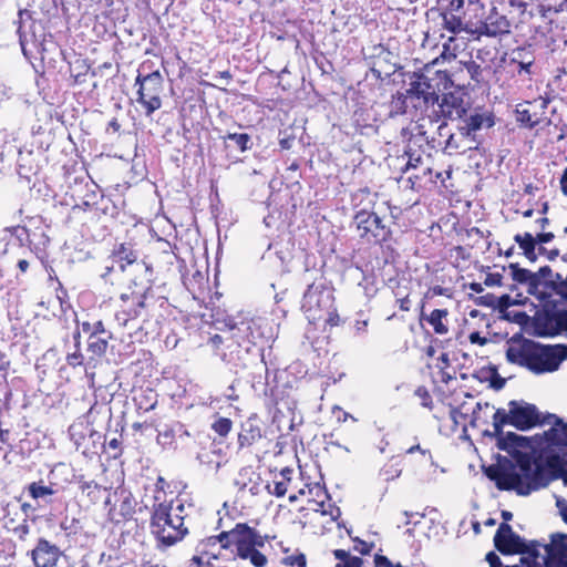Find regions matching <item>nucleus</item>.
<instances>
[{
    "instance_id": "obj_1",
    "label": "nucleus",
    "mask_w": 567,
    "mask_h": 567,
    "mask_svg": "<svg viewBox=\"0 0 567 567\" xmlns=\"http://www.w3.org/2000/svg\"><path fill=\"white\" fill-rule=\"evenodd\" d=\"M555 346H545L523 337H513L506 349V360L525 368L535 374H544L558 370L564 361L563 354H557Z\"/></svg>"
},
{
    "instance_id": "obj_2",
    "label": "nucleus",
    "mask_w": 567,
    "mask_h": 567,
    "mask_svg": "<svg viewBox=\"0 0 567 567\" xmlns=\"http://www.w3.org/2000/svg\"><path fill=\"white\" fill-rule=\"evenodd\" d=\"M267 538L247 523H237L230 530L207 537L204 545L220 544V549L226 550L235 548L240 559H249L254 567H265L268 559L259 548L265 546Z\"/></svg>"
},
{
    "instance_id": "obj_3",
    "label": "nucleus",
    "mask_w": 567,
    "mask_h": 567,
    "mask_svg": "<svg viewBox=\"0 0 567 567\" xmlns=\"http://www.w3.org/2000/svg\"><path fill=\"white\" fill-rule=\"evenodd\" d=\"M185 506L179 502L173 507V502L155 503L151 514V532L163 547H171L184 539L188 528L184 523Z\"/></svg>"
},
{
    "instance_id": "obj_4",
    "label": "nucleus",
    "mask_w": 567,
    "mask_h": 567,
    "mask_svg": "<svg viewBox=\"0 0 567 567\" xmlns=\"http://www.w3.org/2000/svg\"><path fill=\"white\" fill-rule=\"evenodd\" d=\"M159 302L161 307L167 303L166 298H155L152 289L148 287L144 291L132 290L123 292L120 296L118 309L115 312V320L120 326L125 327L130 321L142 318L143 321H150L157 318L154 306Z\"/></svg>"
},
{
    "instance_id": "obj_5",
    "label": "nucleus",
    "mask_w": 567,
    "mask_h": 567,
    "mask_svg": "<svg viewBox=\"0 0 567 567\" xmlns=\"http://www.w3.org/2000/svg\"><path fill=\"white\" fill-rule=\"evenodd\" d=\"M153 62L144 61L134 81L136 102L146 116H152L163 106L164 78L159 70H152Z\"/></svg>"
},
{
    "instance_id": "obj_6",
    "label": "nucleus",
    "mask_w": 567,
    "mask_h": 567,
    "mask_svg": "<svg viewBox=\"0 0 567 567\" xmlns=\"http://www.w3.org/2000/svg\"><path fill=\"white\" fill-rule=\"evenodd\" d=\"M516 465L520 473L518 495L526 496L534 491L546 487L551 481L550 471L540 457L529 453L518 452L515 455Z\"/></svg>"
},
{
    "instance_id": "obj_7",
    "label": "nucleus",
    "mask_w": 567,
    "mask_h": 567,
    "mask_svg": "<svg viewBox=\"0 0 567 567\" xmlns=\"http://www.w3.org/2000/svg\"><path fill=\"white\" fill-rule=\"evenodd\" d=\"M352 226L359 239L365 244L381 245L392 237V231L374 212L361 209L355 213Z\"/></svg>"
},
{
    "instance_id": "obj_8",
    "label": "nucleus",
    "mask_w": 567,
    "mask_h": 567,
    "mask_svg": "<svg viewBox=\"0 0 567 567\" xmlns=\"http://www.w3.org/2000/svg\"><path fill=\"white\" fill-rule=\"evenodd\" d=\"M476 11L481 14H475L473 38L480 40L482 37L496 38L509 33L511 22L507 17L501 13L496 7H493L488 14L485 16L484 4L473 3Z\"/></svg>"
},
{
    "instance_id": "obj_9",
    "label": "nucleus",
    "mask_w": 567,
    "mask_h": 567,
    "mask_svg": "<svg viewBox=\"0 0 567 567\" xmlns=\"http://www.w3.org/2000/svg\"><path fill=\"white\" fill-rule=\"evenodd\" d=\"M549 103L550 99L547 96H538L532 101L518 103L515 109L517 123L529 130L548 126L551 122L547 116Z\"/></svg>"
},
{
    "instance_id": "obj_10",
    "label": "nucleus",
    "mask_w": 567,
    "mask_h": 567,
    "mask_svg": "<svg viewBox=\"0 0 567 567\" xmlns=\"http://www.w3.org/2000/svg\"><path fill=\"white\" fill-rule=\"evenodd\" d=\"M405 92L409 96V103L414 115L424 114L430 106H434L439 103V94L429 83V79L423 74H417Z\"/></svg>"
},
{
    "instance_id": "obj_11",
    "label": "nucleus",
    "mask_w": 567,
    "mask_h": 567,
    "mask_svg": "<svg viewBox=\"0 0 567 567\" xmlns=\"http://www.w3.org/2000/svg\"><path fill=\"white\" fill-rule=\"evenodd\" d=\"M538 35L545 37L543 32L539 33L538 29H536L535 34L530 35L528 39V47H517L511 53L508 66L512 68V72L523 81L532 80L536 58L529 48L540 42Z\"/></svg>"
},
{
    "instance_id": "obj_12",
    "label": "nucleus",
    "mask_w": 567,
    "mask_h": 567,
    "mask_svg": "<svg viewBox=\"0 0 567 567\" xmlns=\"http://www.w3.org/2000/svg\"><path fill=\"white\" fill-rule=\"evenodd\" d=\"M508 408L512 411V425L519 431H527L548 422L546 416L540 417L536 405L532 403L512 400L508 402Z\"/></svg>"
},
{
    "instance_id": "obj_13",
    "label": "nucleus",
    "mask_w": 567,
    "mask_h": 567,
    "mask_svg": "<svg viewBox=\"0 0 567 567\" xmlns=\"http://www.w3.org/2000/svg\"><path fill=\"white\" fill-rule=\"evenodd\" d=\"M514 467L515 465L506 460L505 463L488 466L485 473L499 491H515L518 494L520 475Z\"/></svg>"
},
{
    "instance_id": "obj_14",
    "label": "nucleus",
    "mask_w": 567,
    "mask_h": 567,
    "mask_svg": "<svg viewBox=\"0 0 567 567\" xmlns=\"http://www.w3.org/2000/svg\"><path fill=\"white\" fill-rule=\"evenodd\" d=\"M494 546L503 555L525 554L527 544L507 523H501L495 535Z\"/></svg>"
},
{
    "instance_id": "obj_15",
    "label": "nucleus",
    "mask_w": 567,
    "mask_h": 567,
    "mask_svg": "<svg viewBox=\"0 0 567 567\" xmlns=\"http://www.w3.org/2000/svg\"><path fill=\"white\" fill-rule=\"evenodd\" d=\"M29 555L34 567H56L63 551L47 538L40 537Z\"/></svg>"
},
{
    "instance_id": "obj_16",
    "label": "nucleus",
    "mask_w": 567,
    "mask_h": 567,
    "mask_svg": "<svg viewBox=\"0 0 567 567\" xmlns=\"http://www.w3.org/2000/svg\"><path fill=\"white\" fill-rule=\"evenodd\" d=\"M481 409V402H476L475 404L463 402L457 406H452L450 415L457 426L466 429L467 425H471L472 427H476L478 425L477 422Z\"/></svg>"
},
{
    "instance_id": "obj_17",
    "label": "nucleus",
    "mask_w": 567,
    "mask_h": 567,
    "mask_svg": "<svg viewBox=\"0 0 567 567\" xmlns=\"http://www.w3.org/2000/svg\"><path fill=\"white\" fill-rule=\"evenodd\" d=\"M545 549L548 567H567V535H551V543Z\"/></svg>"
},
{
    "instance_id": "obj_18",
    "label": "nucleus",
    "mask_w": 567,
    "mask_h": 567,
    "mask_svg": "<svg viewBox=\"0 0 567 567\" xmlns=\"http://www.w3.org/2000/svg\"><path fill=\"white\" fill-rule=\"evenodd\" d=\"M440 113L449 120H458L466 115L467 109L463 97L457 93L443 94L439 104Z\"/></svg>"
},
{
    "instance_id": "obj_19",
    "label": "nucleus",
    "mask_w": 567,
    "mask_h": 567,
    "mask_svg": "<svg viewBox=\"0 0 567 567\" xmlns=\"http://www.w3.org/2000/svg\"><path fill=\"white\" fill-rule=\"evenodd\" d=\"M457 11H442L440 12V17L442 19V29L446 30L453 35L465 32L473 37V27L474 19L470 18L467 21H463L460 14H456Z\"/></svg>"
},
{
    "instance_id": "obj_20",
    "label": "nucleus",
    "mask_w": 567,
    "mask_h": 567,
    "mask_svg": "<svg viewBox=\"0 0 567 567\" xmlns=\"http://www.w3.org/2000/svg\"><path fill=\"white\" fill-rule=\"evenodd\" d=\"M295 471L290 467H284L279 473H276L272 481L267 484V491L269 494L276 497H284L289 487L297 488L293 485Z\"/></svg>"
},
{
    "instance_id": "obj_21",
    "label": "nucleus",
    "mask_w": 567,
    "mask_h": 567,
    "mask_svg": "<svg viewBox=\"0 0 567 567\" xmlns=\"http://www.w3.org/2000/svg\"><path fill=\"white\" fill-rule=\"evenodd\" d=\"M556 310L543 309L533 318L534 332L538 337H555Z\"/></svg>"
},
{
    "instance_id": "obj_22",
    "label": "nucleus",
    "mask_w": 567,
    "mask_h": 567,
    "mask_svg": "<svg viewBox=\"0 0 567 567\" xmlns=\"http://www.w3.org/2000/svg\"><path fill=\"white\" fill-rule=\"evenodd\" d=\"M406 184L408 187L414 192L435 187L433 168L430 165H425L419 171H413L406 178Z\"/></svg>"
},
{
    "instance_id": "obj_23",
    "label": "nucleus",
    "mask_w": 567,
    "mask_h": 567,
    "mask_svg": "<svg viewBox=\"0 0 567 567\" xmlns=\"http://www.w3.org/2000/svg\"><path fill=\"white\" fill-rule=\"evenodd\" d=\"M429 367L434 369L433 378L437 382L447 384L451 380L455 379L456 371L452 367L449 353L446 352H442Z\"/></svg>"
},
{
    "instance_id": "obj_24",
    "label": "nucleus",
    "mask_w": 567,
    "mask_h": 567,
    "mask_svg": "<svg viewBox=\"0 0 567 567\" xmlns=\"http://www.w3.org/2000/svg\"><path fill=\"white\" fill-rule=\"evenodd\" d=\"M261 439V427L251 421H247L246 423L241 424L240 431L238 433V449L248 450L257 444Z\"/></svg>"
},
{
    "instance_id": "obj_25",
    "label": "nucleus",
    "mask_w": 567,
    "mask_h": 567,
    "mask_svg": "<svg viewBox=\"0 0 567 567\" xmlns=\"http://www.w3.org/2000/svg\"><path fill=\"white\" fill-rule=\"evenodd\" d=\"M133 402L138 412H150L158 403V394L151 388L140 386L133 391Z\"/></svg>"
},
{
    "instance_id": "obj_26",
    "label": "nucleus",
    "mask_w": 567,
    "mask_h": 567,
    "mask_svg": "<svg viewBox=\"0 0 567 567\" xmlns=\"http://www.w3.org/2000/svg\"><path fill=\"white\" fill-rule=\"evenodd\" d=\"M111 256L114 261L120 265L122 270H125L127 266L135 264L138 259V254L132 243H121L116 245Z\"/></svg>"
},
{
    "instance_id": "obj_27",
    "label": "nucleus",
    "mask_w": 567,
    "mask_h": 567,
    "mask_svg": "<svg viewBox=\"0 0 567 567\" xmlns=\"http://www.w3.org/2000/svg\"><path fill=\"white\" fill-rule=\"evenodd\" d=\"M113 336H89L87 352L90 353L89 360L96 361L105 355L109 342Z\"/></svg>"
},
{
    "instance_id": "obj_28",
    "label": "nucleus",
    "mask_w": 567,
    "mask_h": 567,
    "mask_svg": "<svg viewBox=\"0 0 567 567\" xmlns=\"http://www.w3.org/2000/svg\"><path fill=\"white\" fill-rule=\"evenodd\" d=\"M547 423H554V426L549 430L551 440L556 445L567 447V423H564L560 417L555 414L546 415Z\"/></svg>"
},
{
    "instance_id": "obj_29",
    "label": "nucleus",
    "mask_w": 567,
    "mask_h": 567,
    "mask_svg": "<svg viewBox=\"0 0 567 567\" xmlns=\"http://www.w3.org/2000/svg\"><path fill=\"white\" fill-rule=\"evenodd\" d=\"M460 43L455 35H451L447 38V40L443 43L442 52L439 56H436L431 64H437L440 61H447L451 62L455 60L460 53ZM430 63L425 65V68H429Z\"/></svg>"
},
{
    "instance_id": "obj_30",
    "label": "nucleus",
    "mask_w": 567,
    "mask_h": 567,
    "mask_svg": "<svg viewBox=\"0 0 567 567\" xmlns=\"http://www.w3.org/2000/svg\"><path fill=\"white\" fill-rule=\"evenodd\" d=\"M447 316V309H434L427 316L426 321L436 334L443 336L449 332Z\"/></svg>"
},
{
    "instance_id": "obj_31",
    "label": "nucleus",
    "mask_w": 567,
    "mask_h": 567,
    "mask_svg": "<svg viewBox=\"0 0 567 567\" xmlns=\"http://www.w3.org/2000/svg\"><path fill=\"white\" fill-rule=\"evenodd\" d=\"M546 465L550 471V477L554 480L561 478L567 485V460L560 458L559 455L553 454L547 456Z\"/></svg>"
},
{
    "instance_id": "obj_32",
    "label": "nucleus",
    "mask_w": 567,
    "mask_h": 567,
    "mask_svg": "<svg viewBox=\"0 0 567 567\" xmlns=\"http://www.w3.org/2000/svg\"><path fill=\"white\" fill-rule=\"evenodd\" d=\"M515 243L518 244L519 248L523 250L524 256L530 260L535 261L536 256V239L530 233L516 234L514 236Z\"/></svg>"
},
{
    "instance_id": "obj_33",
    "label": "nucleus",
    "mask_w": 567,
    "mask_h": 567,
    "mask_svg": "<svg viewBox=\"0 0 567 567\" xmlns=\"http://www.w3.org/2000/svg\"><path fill=\"white\" fill-rule=\"evenodd\" d=\"M494 125V117L491 114L474 113L465 121L466 133L476 132L482 127H492Z\"/></svg>"
},
{
    "instance_id": "obj_34",
    "label": "nucleus",
    "mask_w": 567,
    "mask_h": 567,
    "mask_svg": "<svg viewBox=\"0 0 567 567\" xmlns=\"http://www.w3.org/2000/svg\"><path fill=\"white\" fill-rule=\"evenodd\" d=\"M79 488L82 493V496L86 497L91 504L99 503L106 491L94 481L80 482Z\"/></svg>"
},
{
    "instance_id": "obj_35",
    "label": "nucleus",
    "mask_w": 567,
    "mask_h": 567,
    "mask_svg": "<svg viewBox=\"0 0 567 567\" xmlns=\"http://www.w3.org/2000/svg\"><path fill=\"white\" fill-rule=\"evenodd\" d=\"M250 327L248 324L231 327L226 336L227 348L244 347L246 344V338L248 336Z\"/></svg>"
},
{
    "instance_id": "obj_36",
    "label": "nucleus",
    "mask_w": 567,
    "mask_h": 567,
    "mask_svg": "<svg viewBox=\"0 0 567 567\" xmlns=\"http://www.w3.org/2000/svg\"><path fill=\"white\" fill-rule=\"evenodd\" d=\"M509 269L512 278L515 282L519 285H527L532 288H537V280L530 270L520 268L518 264H511Z\"/></svg>"
},
{
    "instance_id": "obj_37",
    "label": "nucleus",
    "mask_w": 567,
    "mask_h": 567,
    "mask_svg": "<svg viewBox=\"0 0 567 567\" xmlns=\"http://www.w3.org/2000/svg\"><path fill=\"white\" fill-rule=\"evenodd\" d=\"M390 113L391 115H403L406 113H413L409 103V96L406 92H398L390 101Z\"/></svg>"
},
{
    "instance_id": "obj_38",
    "label": "nucleus",
    "mask_w": 567,
    "mask_h": 567,
    "mask_svg": "<svg viewBox=\"0 0 567 567\" xmlns=\"http://www.w3.org/2000/svg\"><path fill=\"white\" fill-rule=\"evenodd\" d=\"M512 411L508 408V411L504 409H497L493 415V427L494 432L493 435L501 436L503 435V427L506 424L512 425Z\"/></svg>"
},
{
    "instance_id": "obj_39",
    "label": "nucleus",
    "mask_w": 567,
    "mask_h": 567,
    "mask_svg": "<svg viewBox=\"0 0 567 567\" xmlns=\"http://www.w3.org/2000/svg\"><path fill=\"white\" fill-rule=\"evenodd\" d=\"M336 559L340 560L336 567H362L363 559L358 556H351L349 551L344 549H334L332 551Z\"/></svg>"
},
{
    "instance_id": "obj_40",
    "label": "nucleus",
    "mask_w": 567,
    "mask_h": 567,
    "mask_svg": "<svg viewBox=\"0 0 567 567\" xmlns=\"http://www.w3.org/2000/svg\"><path fill=\"white\" fill-rule=\"evenodd\" d=\"M497 437H498V447L504 451L523 446L524 445L523 443L525 442V437H523L514 432H507L506 434L503 433V435L497 436Z\"/></svg>"
},
{
    "instance_id": "obj_41",
    "label": "nucleus",
    "mask_w": 567,
    "mask_h": 567,
    "mask_svg": "<svg viewBox=\"0 0 567 567\" xmlns=\"http://www.w3.org/2000/svg\"><path fill=\"white\" fill-rule=\"evenodd\" d=\"M408 156V161L405 163V166L403 168V172H410V171H419L421 167L427 165L425 162L429 159V155L426 158H424L421 154H417L415 151H412L409 148L404 153Z\"/></svg>"
},
{
    "instance_id": "obj_42",
    "label": "nucleus",
    "mask_w": 567,
    "mask_h": 567,
    "mask_svg": "<svg viewBox=\"0 0 567 567\" xmlns=\"http://www.w3.org/2000/svg\"><path fill=\"white\" fill-rule=\"evenodd\" d=\"M533 274L535 276V279L537 280V288L540 285L553 286L556 284L557 280L561 281V276L559 274H556V279L553 278V270L549 266L540 267L538 271Z\"/></svg>"
},
{
    "instance_id": "obj_43",
    "label": "nucleus",
    "mask_w": 567,
    "mask_h": 567,
    "mask_svg": "<svg viewBox=\"0 0 567 567\" xmlns=\"http://www.w3.org/2000/svg\"><path fill=\"white\" fill-rule=\"evenodd\" d=\"M6 527L21 542H24L30 534V526L27 518H23L22 523L17 525H13V519H10L6 522Z\"/></svg>"
},
{
    "instance_id": "obj_44",
    "label": "nucleus",
    "mask_w": 567,
    "mask_h": 567,
    "mask_svg": "<svg viewBox=\"0 0 567 567\" xmlns=\"http://www.w3.org/2000/svg\"><path fill=\"white\" fill-rule=\"evenodd\" d=\"M81 326L83 332L89 333V336H112V332L106 330L102 320H96L95 322L83 321Z\"/></svg>"
},
{
    "instance_id": "obj_45",
    "label": "nucleus",
    "mask_w": 567,
    "mask_h": 567,
    "mask_svg": "<svg viewBox=\"0 0 567 567\" xmlns=\"http://www.w3.org/2000/svg\"><path fill=\"white\" fill-rule=\"evenodd\" d=\"M224 140L233 141L241 153L251 147V137L247 133H228L226 136H224Z\"/></svg>"
},
{
    "instance_id": "obj_46",
    "label": "nucleus",
    "mask_w": 567,
    "mask_h": 567,
    "mask_svg": "<svg viewBox=\"0 0 567 567\" xmlns=\"http://www.w3.org/2000/svg\"><path fill=\"white\" fill-rule=\"evenodd\" d=\"M28 492L33 499L49 496L54 493V491L50 486L43 485L41 481L31 483L28 486Z\"/></svg>"
},
{
    "instance_id": "obj_47",
    "label": "nucleus",
    "mask_w": 567,
    "mask_h": 567,
    "mask_svg": "<svg viewBox=\"0 0 567 567\" xmlns=\"http://www.w3.org/2000/svg\"><path fill=\"white\" fill-rule=\"evenodd\" d=\"M451 258H453V264L456 268L462 267L463 264L467 262L471 259V254L463 246H455L451 249L450 252Z\"/></svg>"
},
{
    "instance_id": "obj_48",
    "label": "nucleus",
    "mask_w": 567,
    "mask_h": 567,
    "mask_svg": "<svg viewBox=\"0 0 567 567\" xmlns=\"http://www.w3.org/2000/svg\"><path fill=\"white\" fill-rule=\"evenodd\" d=\"M233 429V421L228 417H218L212 424V430L219 436H227Z\"/></svg>"
},
{
    "instance_id": "obj_49",
    "label": "nucleus",
    "mask_w": 567,
    "mask_h": 567,
    "mask_svg": "<svg viewBox=\"0 0 567 567\" xmlns=\"http://www.w3.org/2000/svg\"><path fill=\"white\" fill-rule=\"evenodd\" d=\"M121 509H122V513H121V516H122V520H126L128 519L134 511H133V506H132V502L130 498H125L122 504H121ZM109 516H110V519L111 520H114L116 523L121 522L120 518H117L116 514L113 512V509H110L109 512Z\"/></svg>"
},
{
    "instance_id": "obj_50",
    "label": "nucleus",
    "mask_w": 567,
    "mask_h": 567,
    "mask_svg": "<svg viewBox=\"0 0 567 567\" xmlns=\"http://www.w3.org/2000/svg\"><path fill=\"white\" fill-rule=\"evenodd\" d=\"M281 564L289 567H306L307 558L303 553H298L284 557Z\"/></svg>"
},
{
    "instance_id": "obj_51",
    "label": "nucleus",
    "mask_w": 567,
    "mask_h": 567,
    "mask_svg": "<svg viewBox=\"0 0 567 567\" xmlns=\"http://www.w3.org/2000/svg\"><path fill=\"white\" fill-rule=\"evenodd\" d=\"M352 542H353V550L359 553L362 556L370 555L375 546L373 542L369 543L359 537H353Z\"/></svg>"
},
{
    "instance_id": "obj_52",
    "label": "nucleus",
    "mask_w": 567,
    "mask_h": 567,
    "mask_svg": "<svg viewBox=\"0 0 567 567\" xmlns=\"http://www.w3.org/2000/svg\"><path fill=\"white\" fill-rule=\"evenodd\" d=\"M401 472L402 470L398 467V464L388 463L382 467L381 475L383 476L384 481L389 482L399 477Z\"/></svg>"
},
{
    "instance_id": "obj_53",
    "label": "nucleus",
    "mask_w": 567,
    "mask_h": 567,
    "mask_svg": "<svg viewBox=\"0 0 567 567\" xmlns=\"http://www.w3.org/2000/svg\"><path fill=\"white\" fill-rule=\"evenodd\" d=\"M414 394L415 396L419 398L422 406L427 408L429 410L433 409L432 395L430 394L429 390L425 386H419L415 390Z\"/></svg>"
},
{
    "instance_id": "obj_54",
    "label": "nucleus",
    "mask_w": 567,
    "mask_h": 567,
    "mask_svg": "<svg viewBox=\"0 0 567 567\" xmlns=\"http://www.w3.org/2000/svg\"><path fill=\"white\" fill-rule=\"evenodd\" d=\"M207 538L203 539L198 545L200 554L212 558H217L220 555V551L223 550L220 549V544L205 546L204 544Z\"/></svg>"
},
{
    "instance_id": "obj_55",
    "label": "nucleus",
    "mask_w": 567,
    "mask_h": 567,
    "mask_svg": "<svg viewBox=\"0 0 567 567\" xmlns=\"http://www.w3.org/2000/svg\"><path fill=\"white\" fill-rule=\"evenodd\" d=\"M567 332V310H556L555 336Z\"/></svg>"
},
{
    "instance_id": "obj_56",
    "label": "nucleus",
    "mask_w": 567,
    "mask_h": 567,
    "mask_svg": "<svg viewBox=\"0 0 567 567\" xmlns=\"http://www.w3.org/2000/svg\"><path fill=\"white\" fill-rule=\"evenodd\" d=\"M65 361L73 369L83 365L84 355L81 349L75 348L74 352L68 353L65 357Z\"/></svg>"
},
{
    "instance_id": "obj_57",
    "label": "nucleus",
    "mask_w": 567,
    "mask_h": 567,
    "mask_svg": "<svg viewBox=\"0 0 567 567\" xmlns=\"http://www.w3.org/2000/svg\"><path fill=\"white\" fill-rule=\"evenodd\" d=\"M440 10L460 11L464 6V0H439Z\"/></svg>"
},
{
    "instance_id": "obj_58",
    "label": "nucleus",
    "mask_w": 567,
    "mask_h": 567,
    "mask_svg": "<svg viewBox=\"0 0 567 567\" xmlns=\"http://www.w3.org/2000/svg\"><path fill=\"white\" fill-rule=\"evenodd\" d=\"M467 238H473L474 244H477L481 239L488 238L491 236V231L486 230L484 233L478 227H472L465 230Z\"/></svg>"
},
{
    "instance_id": "obj_59",
    "label": "nucleus",
    "mask_w": 567,
    "mask_h": 567,
    "mask_svg": "<svg viewBox=\"0 0 567 567\" xmlns=\"http://www.w3.org/2000/svg\"><path fill=\"white\" fill-rule=\"evenodd\" d=\"M484 285L487 287H501L503 285V275L501 272H489L486 275Z\"/></svg>"
},
{
    "instance_id": "obj_60",
    "label": "nucleus",
    "mask_w": 567,
    "mask_h": 567,
    "mask_svg": "<svg viewBox=\"0 0 567 567\" xmlns=\"http://www.w3.org/2000/svg\"><path fill=\"white\" fill-rule=\"evenodd\" d=\"M107 446L114 451L112 454V458L116 460L122 456L123 449H122V441L118 437H113L107 442Z\"/></svg>"
},
{
    "instance_id": "obj_61",
    "label": "nucleus",
    "mask_w": 567,
    "mask_h": 567,
    "mask_svg": "<svg viewBox=\"0 0 567 567\" xmlns=\"http://www.w3.org/2000/svg\"><path fill=\"white\" fill-rule=\"evenodd\" d=\"M340 316L338 313V310L336 308H333L332 310H330L328 312V317L326 319V324L329 326L330 328H333V327H337L340 324Z\"/></svg>"
},
{
    "instance_id": "obj_62",
    "label": "nucleus",
    "mask_w": 567,
    "mask_h": 567,
    "mask_svg": "<svg viewBox=\"0 0 567 567\" xmlns=\"http://www.w3.org/2000/svg\"><path fill=\"white\" fill-rule=\"evenodd\" d=\"M374 567H392V561L384 555L375 554L373 558Z\"/></svg>"
},
{
    "instance_id": "obj_63",
    "label": "nucleus",
    "mask_w": 567,
    "mask_h": 567,
    "mask_svg": "<svg viewBox=\"0 0 567 567\" xmlns=\"http://www.w3.org/2000/svg\"><path fill=\"white\" fill-rule=\"evenodd\" d=\"M486 560L489 564V567H503V563L498 555L494 551H489L486 555Z\"/></svg>"
},
{
    "instance_id": "obj_64",
    "label": "nucleus",
    "mask_w": 567,
    "mask_h": 567,
    "mask_svg": "<svg viewBox=\"0 0 567 567\" xmlns=\"http://www.w3.org/2000/svg\"><path fill=\"white\" fill-rule=\"evenodd\" d=\"M11 87L8 86L3 80L0 79V103L11 97Z\"/></svg>"
}]
</instances>
